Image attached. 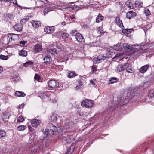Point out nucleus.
<instances>
[{"mask_svg":"<svg viewBox=\"0 0 154 154\" xmlns=\"http://www.w3.org/2000/svg\"><path fill=\"white\" fill-rule=\"evenodd\" d=\"M81 105L83 107L89 108L94 106V103L92 100L87 99L84 100L81 103Z\"/></svg>","mask_w":154,"mask_h":154,"instance_id":"nucleus-1","label":"nucleus"},{"mask_svg":"<svg viewBox=\"0 0 154 154\" xmlns=\"http://www.w3.org/2000/svg\"><path fill=\"white\" fill-rule=\"evenodd\" d=\"M48 86L51 88H56L59 87V83L55 80H51L48 82Z\"/></svg>","mask_w":154,"mask_h":154,"instance_id":"nucleus-2","label":"nucleus"},{"mask_svg":"<svg viewBox=\"0 0 154 154\" xmlns=\"http://www.w3.org/2000/svg\"><path fill=\"white\" fill-rule=\"evenodd\" d=\"M43 60L44 63L47 65L51 63L52 58L49 55H46L44 57Z\"/></svg>","mask_w":154,"mask_h":154,"instance_id":"nucleus-3","label":"nucleus"},{"mask_svg":"<svg viewBox=\"0 0 154 154\" xmlns=\"http://www.w3.org/2000/svg\"><path fill=\"white\" fill-rule=\"evenodd\" d=\"M75 37L76 40L79 42H82L85 41L83 37L79 33H76L75 35Z\"/></svg>","mask_w":154,"mask_h":154,"instance_id":"nucleus-4","label":"nucleus"},{"mask_svg":"<svg viewBox=\"0 0 154 154\" xmlns=\"http://www.w3.org/2000/svg\"><path fill=\"white\" fill-rule=\"evenodd\" d=\"M107 57L106 56L99 57L97 58H94L93 59V61L94 63H100L102 60L106 59Z\"/></svg>","mask_w":154,"mask_h":154,"instance_id":"nucleus-5","label":"nucleus"},{"mask_svg":"<svg viewBox=\"0 0 154 154\" xmlns=\"http://www.w3.org/2000/svg\"><path fill=\"white\" fill-rule=\"evenodd\" d=\"M30 122L32 127L37 128L39 125L41 121L40 120L35 119L31 120Z\"/></svg>","mask_w":154,"mask_h":154,"instance_id":"nucleus-6","label":"nucleus"},{"mask_svg":"<svg viewBox=\"0 0 154 154\" xmlns=\"http://www.w3.org/2000/svg\"><path fill=\"white\" fill-rule=\"evenodd\" d=\"M47 3V0H37L36 2L37 8H39L41 7Z\"/></svg>","mask_w":154,"mask_h":154,"instance_id":"nucleus-7","label":"nucleus"},{"mask_svg":"<svg viewBox=\"0 0 154 154\" xmlns=\"http://www.w3.org/2000/svg\"><path fill=\"white\" fill-rule=\"evenodd\" d=\"M55 29L54 26H48L44 29L45 31L48 33H53Z\"/></svg>","mask_w":154,"mask_h":154,"instance_id":"nucleus-8","label":"nucleus"},{"mask_svg":"<svg viewBox=\"0 0 154 154\" xmlns=\"http://www.w3.org/2000/svg\"><path fill=\"white\" fill-rule=\"evenodd\" d=\"M125 69L128 73H133L134 72V69L131 64L125 65Z\"/></svg>","mask_w":154,"mask_h":154,"instance_id":"nucleus-9","label":"nucleus"},{"mask_svg":"<svg viewBox=\"0 0 154 154\" xmlns=\"http://www.w3.org/2000/svg\"><path fill=\"white\" fill-rule=\"evenodd\" d=\"M136 15L135 12L132 11L128 12L126 15V17L128 19H131L134 17Z\"/></svg>","mask_w":154,"mask_h":154,"instance_id":"nucleus-10","label":"nucleus"},{"mask_svg":"<svg viewBox=\"0 0 154 154\" xmlns=\"http://www.w3.org/2000/svg\"><path fill=\"white\" fill-rule=\"evenodd\" d=\"M115 22L118 25V26L122 28L124 27L122 22L121 20H120L119 17H118L116 18Z\"/></svg>","mask_w":154,"mask_h":154,"instance_id":"nucleus-11","label":"nucleus"},{"mask_svg":"<svg viewBox=\"0 0 154 154\" xmlns=\"http://www.w3.org/2000/svg\"><path fill=\"white\" fill-rule=\"evenodd\" d=\"M23 28V25L21 23H17L14 25L13 26V28L14 30L17 31H20L22 30Z\"/></svg>","mask_w":154,"mask_h":154,"instance_id":"nucleus-12","label":"nucleus"},{"mask_svg":"<svg viewBox=\"0 0 154 154\" xmlns=\"http://www.w3.org/2000/svg\"><path fill=\"white\" fill-rule=\"evenodd\" d=\"M126 5L131 9H134L135 8V3L130 1H127L125 3Z\"/></svg>","mask_w":154,"mask_h":154,"instance_id":"nucleus-13","label":"nucleus"},{"mask_svg":"<svg viewBox=\"0 0 154 154\" xmlns=\"http://www.w3.org/2000/svg\"><path fill=\"white\" fill-rule=\"evenodd\" d=\"M149 67V66L147 64L144 65L139 69V72L142 73L145 72Z\"/></svg>","mask_w":154,"mask_h":154,"instance_id":"nucleus-14","label":"nucleus"},{"mask_svg":"<svg viewBox=\"0 0 154 154\" xmlns=\"http://www.w3.org/2000/svg\"><path fill=\"white\" fill-rule=\"evenodd\" d=\"M9 116L10 115L8 112H6V113H3L2 116V120L5 122H8Z\"/></svg>","mask_w":154,"mask_h":154,"instance_id":"nucleus-15","label":"nucleus"},{"mask_svg":"<svg viewBox=\"0 0 154 154\" xmlns=\"http://www.w3.org/2000/svg\"><path fill=\"white\" fill-rule=\"evenodd\" d=\"M32 25L35 28L39 27L41 25V22L39 21H32L31 22Z\"/></svg>","mask_w":154,"mask_h":154,"instance_id":"nucleus-16","label":"nucleus"},{"mask_svg":"<svg viewBox=\"0 0 154 154\" xmlns=\"http://www.w3.org/2000/svg\"><path fill=\"white\" fill-rule=\"evenodd\" d=\"M47 129H51V130H53V131H56L57 130V127L55 126L54 125H53L51 123H49L47 127Z\"/></svg>","mask_w":154,"mask_h":154,"instance_id":"nucleus-17","label":"nucleus"},{"mask_svg":"<svg viewBox=\"0 0 154 154\" xmlns=\"http://www.w3.org/2000/svg\"><path fill=\"white\" fill-rule=\"evenodd\" d=\"M42 46L39 44H37L35 45L34 48V51L36 53L39 52L40 51H42Z\"/></svg>","mask_w":154,"mask_h":154,"instance_id":"nucleus-18","label":"nucleus"},{"mask_svg":"<svg viewBox=\"0 0 154 154\" xmlns=\"http://www.w3.org/2000/svg\"><path fill=\"white\" fill-rule=\"evenodd\" d=\"M125 65H122L120 64L117 66V70L118 72H119L124 70L125 69Z\"/></svg>","mask_w":154,"mask_h":154,"instance_id":"nucleus-19","label":"nucleus"},{"mask_svg":"<svg viewBox=\"0 0 154 154\" xmlns=\"http://www.w3.org/2000/svg\"><path fill=\"white\" fill-rule=\"evenodd\" d=\"M104 18L103 16H102L100 13H99L96 19V23H99L102 21Z\"/></svg>","mask_w":154,"mask_h":154,"instance_id":"nucleus-20","label":"nucleus"},{"mask_svg":"<svg viewBox=\"0 0 154 154\" xmlns=\"http://www.w3.org/2000/svg\"><path fill=\"white\" fill-rule=\"evenodd\" d=\"M27 54V51L25 50L22 49L19 52V55L22 57H26Z\"/></svg>","mask_w":154,"mask_h":154,"instance_id":"nucleus-21","label":"nucleus"},{"mask_svg":"<svg viewBox=\"0 0 154 154\" xmlns=\"http://www.w3.org/2000/svg\"><path fill=\"white\" fill-rule=\"evenodd\" d=\"M57 119V115L55 113L53 114L51 116V121L53 122H56Z\"/></svg>","mask_w":154,"mask_h":154,"instance_id":"nucleus-22","label":"nucleus"},{"mask_svg":"<svg viewBox=\"0 0 154 154\" xmlns=\"http://www.w3.org/2000/svg\"><path fill=\"white\" fill-rule=\"evenodd\" d=\"M15 94L16 96L18 97H24L26 95L23 92H20L18 91H17L15 92Z\"/></svg>","mask_w":154,"mask_h":154,"instance_id":"nucleus-23","label":"nucleus"},{"mask_svg":"<svg viewBox=\"0 0 154 154\" xmlns=\"http://www.w3.org/2000/svg\"><path fill=\"white\" fill-rule=\"evenodd\" d=\"M119 80L116 77H111L109 80V83L110 84H113L117 82Z\"/></svg>","mask_w":154,"mask_h":154,"instance_id":"nucleus-24","label":"nucleus"},{"mask_svg":"<svg viewBox=\"0 0 154 154\" xmlns=\"http://www.w3.org/2000/svg\"><path fill=\"white\" fill-rule=\"evenodd\" d=\"M34 63V62L32 61H29L23 63V66L25 67H27L29 66H33Z\"/></svg>","mask_w":154,"mask_h":154,"instance_id":"nucleus-25","label":"nucleus"},{"mask_svg":"<svg viewBox=\"0 0 154 154\" xmlns=\"http://www.w3.org/2000/svg\"><path fill=\"white\" fill-rule=\"evenodd\" d=\"M113 102L114 101L112 100H110L108 102V107L110 109L112 110L115 109Z\"/></svg>","mask_w":154,"mask_h":154,"instance_id":"nucleus-26","label":"nucleus"},{"mask_svg":"<svg viewBox=\"0 0 154 154\" xmlns=\"http://www.w3.org/2000/svg\"><path fill=\"white\" fill-rule=\"evenodd\" d=\"M123 48L125 50L128 49L130 50H132L133 49V48L132 47L130 46L127 43L123 44Z\"/></svg>","mask_w":154,"mask_h":154,"instance_id":"nucleus-27","label":"nucleus"},{"mask_svg":"<svg viewBox=\"0 0 154 154\" xmlns=\"http://www.w3.org/2000/svg\"><path fill=\"white\" fill-rule=\"evenodd\" d=\"M149 95L150 98L152 100H154V90H151L149 91Z\"/></svg>","mask_w":154,"mask_h":154,"instance_id":"nucleus-28","label":"nucleus"},{"mask_svg":"<svg viewBox=\"0 0 154 154\" xmlns=\"http://www.w3.org/2000/svg\"><path fill=\"white\" fill-rule=\"evenodd\" d=\"M76 75V74L72 71H69L68 73V77L69 78L75 77Z\"/></svg>","mask_w":154,"mask_h":154,"instance_id":"nucleus-29","label":"nucleus"},{"mask_svg":"<svg viewBox=\"0 0 154 154\" xmlns=\"http://www.w3.org/2000/svg\"><path fill=\"white\" fill-rule=\"evenodd\" d=\"M135 8L138 6L140 8H141L143 6V3L140 1H137L135 2Z\"/></svg>","mask_w":154,"mask_h":154,"instance_id":"nucleus-30","label":"nucleus"},{"mask_svg":"<svg viewBox=\"0 0 154 154\" xmlns=\"http://www.w3.org/2000/svg\"><path fill=\"white\" fill-rule=\"evenodd\" d=\"M61 35L63 38L64 39H66L68 38L69 36V34L66 32H62L61 34Z\"/></svg>","mask_w":154,"mask_h":154,"instance_id":"nucleus-31","label":"nucleus"},{"mask_svg":"<svg viewBox=\"0 0 154 154\" xmlns=\"http://www.w3.org/2000/svg\"><path fill=\"white\" fill-rule=\"evenodd\" d=\"M132 31L131 29H125L122 30V33L124 34H128L131 33Z\"/></svg>","mask_w":154,"mask_h":154,"instance_id":"nucleus-32","label":"nucleus"},{"mask_svg":"<svg viewBox=\"0 0 154 154\" xmlns=\"http://www.w3.org/2000/svg\"><path fill=\"white\" fill-rule=\"evenodd\" d=\"M72 139V137L71 136H69L67 134L66 142L65 143H69L71 142V140Z\"/></svg>","mask_w":154,"mask_h":154,"instance_id":"nucleus-33","label":"nucleus"},{"mask_svg":"<svg viewBox=\"0 0 154 154\" xmlns=\"http://www.w3.org/2000/svg\"><path fill=\"white\" fill-rule=\"evenodd\" d=\"M67 134H66V133H64L63 134L62 136V141L63 142H66V140H67Z\"/></svg>","mask_w":154,"mask_h":154,"instance_id":"nucleus-34","label":"nucleus"},{"mask_svg":"<svg viewBox=\"0 0 154 154\" xmlns=\"http://www.w3.org/2000/svg\"><path fill=\"white\" fill-rule=\"evenodd\" d=\"M120 44L119 43L117 44L116 45H114L113 47V48L116 51H118L121 48V47L120 46Z\"/></svg>","mask_w":154,"mask_h":154,"instance_id":"nucleus-35","label":"nucleus"},{"mask_svg":"<svg viewBox=\"0 0 154 154\" xmlns=\"http://www.w3.org/2000/svg\"><path fill=\"white\" fill-rule=\"evenodd\" d=\"M26 128V126L21 125L17 127V129L18 131H21L24 130Z\"/></svg>","mask_w":154,"mask_h":154,"instance_id":"nucleus-36","label":"nucleus"},{"mask_svg":"<svg viewBox=\"0 0 154 154\" xmlns=\"http://www.w3.org/2000/svg\"><path fill=\"white\" fill-rule=\"evenodd\" d=\"M6 134V133L4 130H0V138L4 137Z\"/></svg>","mask_w":154,"mask_h":154,"instance_id":"nucleus-37","label":"nucleus"},{"mask_svg":"<svg viewBox=\"0 0 154 154\" xmlns=\"http://www.w3.org/2000/svg\"><path fill=\"white\" fill-rule=\"evenodd\" d=\"M56 50L54 48H51L49 49V52L52 54L54 55L56 53Z\"/></svg>","mask_w":154,"mask_h":154,"instance_id":"nucleus-38","label":"nucleus"},{"mask_svg":"<svg viewBox=\"0 0 154 154\" xmlns=\"http://www.w3.org/2000/svg\"><path fill=\"white\" fill-rule=\"evenodd\" d=\"M74 150V147L73 146H71L69 148V149L68 150L67 152H66L64 154H67V153L69 151V152H71L72 153Z\"/></svg>","mask_w":154,"mask_h":154,"instance_id":"nucleus-39","label":"nucleus"},{"mask_svg":"<svg viewBox=\"0 0 154 154\" xmlns=\"http://www.w3.org/2000/svg\"><path fill=\"white\" fill-rule=\"evenodd\" d=\"M97 32L98 33L102 34L103 33V31L102 27H99L97 28Z\"/></svg>","mask_w":154,"mask_h":154,"instance_id":"nucleus-40","label":"nucleus"},{"mask_svg":"<svg viewBox=\"0 0 154 154\" xmlns=\"http://www.w3.org/2000/svg\"><path fill=\"white\" fill-rule=\"evenodd\" d=\"M5 38H6L7 41H8L7 43V44H9V42L12 40V37L11 36V37H10L9 36L5 37Z\"/></svg>","mask_w":154,"mask_h":154,"instance_id":"nucleus-41","label":"nucleus"},{"mask_svg":"<svg viewBox=\"0 0 154 154\" xmlns=\"http://www.w3.org/2000/svg\"><path fill=\"white\" fill-rule=\"evenodd\" d=\"M8 58V57L2 55L0 56V59L4 60H7Z\"/></svg>","mask_w":154,"mask_h":154,"instance_id":"nucleus-42","label":"nucleus"},{"mask_svg":"<svg viewBox=\"0 0 154 154\" xmlns=\"http://www.w3.org/2000/svg\"><path fill=\"white\" fill-rule=\"evenodd\" d=\"M24 120V119L22 117H19L18 118L17 122H23Z\"/></svg>","mask_w":154,"mask_h":154,"instance_id":"nucleus-43","label":"nucleus"},{"mask_svg":"<svg viewBox=\"0 0 154 154\" xmlns=\"http://www.w3.org/2000/svg\"><path fill=\"white\" fill-rule=\"evenodd\" d=\"M35 80L38 81L40 79L39 75L37 74H35L34 77Z\"/></svg>","mask_w":154,"mask_h":154,"instance_id":"nucleus-44","label":"nucleus"},{"mask_svg":"<svg viewBox=\"0 0 154 154\" xmlns=\"http://www.w3.org/2000/svg\"><path fill=\"white\" fill-rule=\"evenodd\" d=\"M52 10L51 8H45L44 10V12L45 13H47L48 12L50 11H52Z\"/></svg>","mask_w":154,"mask_h":154,"instance_id":"nucleus-45","label":"nucleus"},{"mask_svg":"<svg viewBox=\"0 0 154 154\" xmlns=\"http://www.w3.org/2000/svg\"><path fill=\"white\" fill-rule=\"evenodd\" d=\"M47 129V132L49 134L51 135H52L53 134L54 131H53V130H51V129Z\"/></svg>","mask_w":154,"mask_h":154,"instance_id":"nucleus-46","label":"nucleus"},{"mask_svg":"<svg viewBox=\"0 0 154 154\" xmlns=\"http://www.w3.org/2000/svg\"><path fill=\"white\" fill-rule=\"evenodd\" d=\"M145 13L146 16H149L150 14V11L148 9L145 10Z\"/></svg>","mask_w":154,"mask_h":154,"instance_id":"nucleus-47","label":"nucleus"},{"mask_svg":"<svg viewBox=\"0 0 154 154\" xmlns=\"http://www.w3.org/2000/svg\"><path fill=\"white\" fill-rule=\"evenodd\" d=\"M27 42V41H21L19 42V43L20 44H22V45H24Z\"/></svg>","mask_w":154,"mask_h":154,"instance_id":"nucleus-48","label":"nucleus"},{"mask_svg":"<svg viewBox=\"0 0 154 154\" xmlns=\"http://www.w3.org/2000/svg\"><path fill=\"white\" fill-rule=\"evenodd\" d=\"M18 78H17V77H13V81L14 82H16L18 81Z\"/></svg>","mask_w":154,"mask_h":154,"instance_id":"nucleus-49","label":"nucleus"},{"mask_svg":"<svg viewBox=\"0 0 154 154\" xmlns=\"http://www.w3.org/2000/svg\"><path fill=\"white\" fill-rule=\"evenodd\" d=\"M92 73H94L96 72V69L95 66H93L92 67Z\"/></svg>","mask_w":154,"mask_h":154,"instance_id":"nucleus-50","label":"nucleus"},{"mask_svg":"<svg viewBox=\"0 0 154 154\" xmlns=\"http://www.w3.org/2000/svg\"><path fill=\"white\" fill-rule=\"evenodd\" d=\"M7 16L8 18L11 19L13 17V15L11 14H7Z\"/></svg>","mask_w":154,"mask_h":154,"instance_id":"nucleus-51","label":"nucleus"},{"mask_svg":"<svg viewBox=\"0 0 154 154\" xmlns=\"http://www.w3.org/2000/svg\"><path fill=\"white\" fill-rule=\"evenodd\" d=\"M10 2L14 4H15L17 5V3L16 0H11Z\"/></svg>","mask_w":154,"mask_h":154,"instance_id":"nucleus-52","label":"nucleus"},{"mask_svg":"<svg viewBox=\"0 0 154 154\" xmlns=\"http://www.w3.org/2000/svg\"><path fill=\"white\" fill-rule=\"evenodd\" d=\"M83 27L85 29H86L89 28V26L88 25H83Z\"/></svg>","mask_w":154,"mask_h":154,"instance_id":"nucleus-53","label":"nucleus"},{"mask_svg":"<svg viewBox=\"0 0 154 154\" xmlns=\"http://www.w3.org/2000/svg\"><path fill=\"white\" fill-rule=\"evenodd\" d=\"M75 89L76 90H78L79 89H80L81 88V85H79L76 86L75 87Z\"/></svg>","mask_w":154,"mask_h":154,"instance_id":"nucleus-54","label":"nucleus"},{"mask_svg":"<svg viewBox=\"0 0 154 154\" xmlns=\"http://www.w3.org/2000/svg\"><path fill=\"white\" fill-rule=\"evenodd\" d=\"M70 17L71 19H74L75 18V16L73 15L70 16Z\"/></svg>","mask_w":154,"mask_h":154,"instance_id":"nucleus-55","label":"nucleus"},{"mask_svg":"<svg viewBox=\"0 0 154 154\" xmlns=\"http://www.w3.org/2000/svg\"><path fill=\"white\" fill-rule=\"evenodd\" d=\"M40 147L38 146V148L36 149V152H38L39 151Z\"/></svg>","mask_w":154,"mask_h":154,"instance_id":"nucleus-56","label":"nucleus"},{"mask_svg":"<svg viewBox=\"0 0 154 154\" xmlns=\"http://www.w3.org/2000/svg\"><path fill=\"white\" fill-rule=\"evenodd\" d=\"M76 32V30H73L72 31V32H71V34H73V33H75Z\"/></svg>","mask_w":154,"mask_h":154,"instance_id":"nucleus-57","label":"nucleus"},{"mask_svg":"<svg viewBox=\"0 0 154 154\" xmlns=\"http://www.w3.org/2000/svg\"><path fill=\"white\" fill-rule=\"evenodd\" d=\"M61 23H62V24L63 25H65L66 24V22L64 21H63V22H62Z\"/></svg>","mask_w":154,"mask_h":154,"instance_id":"nucleus-58","label":"nucleus"},{"mask_svg":"<svg viewBox=\"0 0 154 154\" xmlns=\"http://www.w3.org/2000/svg\"><path fill=\"white\" fill-rule=\"evenodd\" d=\"M3 69L2 67H0V73L2 71Z\"/></svg>","mask_w":154,"mask_h":154,"instance_id":"nucleus-59","label":"nucleus"},{"mask_svg":"<svg viewBox=\"0 0 154 154\" xmlns=\"http://www.w3.org/2000/svg\"><path fill=\"white\" fill-rule=\"evenodd\" d=\"M82 82H80L79 83V85H81V88H82Z\"/></svg>","mask_w":154,"mask_h":154,"instance_id":"nucleus-60","label":"nucleus"},{"mask_svg":"<svg viewBox=\"0 0 154 154\" xmlns=\"http://www.w3.org/2000/svg\"><path fill=\"white\" fill-rule=\"evenodd\" d=\"M90 83L91 84H91L92 85L93 84H94L93 82L91 80H90Z\"/></svg>","mask_w":154,"mask_h":154,"instance_id":"nucleus-61","label":"nucleus"},{"mask_svg":"<svg viewBox=\"0 0 154 154\" xmlns=\"http://www.w3.org/2000/svg\"><path fill=\"white\" fill-rule=\"evenodd\" d=\"M3 1L4 2H11V0H3Z\"/></svg>","mask_w":154,"mask_h":154,"instance_id":"nucleus-62","label":"nucleus"},{"mask_svg":"<svg viewBox=\"0 0 154 154\" xmlns=\"http://www.w3.org/2000/svg\"><path fill=\"white\" fill-rule=\"evenodd\" d=\"M24 105H21V106H20L19 107L20 109H22Z\"/></svg>","mask_w":154,"mask_h":154,"instance_id":"nucleus-63","label":"nucleus"},{"mask_svg":"<svg viewBox=\"0 0 154 154\" xmlns=\"http://www.w3.org/2000/svg\"><path fill=\"white\" fill-rule=\"evenodd\" d=\"M42 132H43V133H44V134L45 133V132H46L45 131V130H44V129H43V130H42Z\"/></svg>","mask_w":154,"mask_h":154,"instance_id":"nucleus-64","label":"nucleus"}]
</instances>
